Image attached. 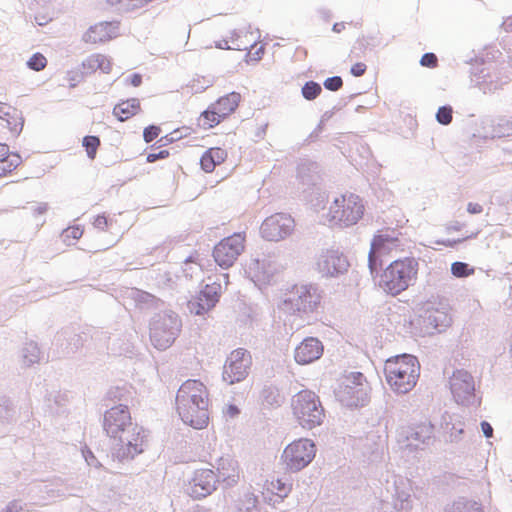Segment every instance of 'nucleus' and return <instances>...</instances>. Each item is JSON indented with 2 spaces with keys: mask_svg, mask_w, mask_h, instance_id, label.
Instances as JSON below:
<instances>
[{
  "mask_svg": "<svg viewBox=\"0 0 512 512\" xmlns=\"http://www.w3.org/2000/svg\"><path fill=\"white\" fill-rule=\"evenodd\" d=\"M238 413H239V410L235 405H229L225 410V414L228 415L229 417H234Z\"/></svg>",
  "mask_w": 512,
  "mask_h": 512,
  "instance_id": "51",
  "label": "nucleus"
},
{
  "mask_svg": "<svg viewBox=\"0 0 512 512\" xmlns=\"http://www.w3.org/2000/svg\"><path fill=\"white\" fill-rule=\"evenodd\" d=\"M446 318L444 312L435 308H425L415 315L410 320L412 333L416 335H424L432 333L433 330L438 329L440 322L442 323Z\"/></svg>",
  "mask_w": 512,
  "mask_h": 512,
  "instance_id": "14",
  "label": "nucleus"
},
{
  "mask_svg": "<svg viewBox=\"0 0 512 512\" xmlns=\"http://www.w3.org/2000/svg\"><path fill=\"white\" fill-rule=\"evenodd\" d=\"M294 219L285 213H275L267 217L260 227L261 236L268 241H280L292 234Z\"/></svg>",
  "mask_w": 512,
  "mask_h": 512,
  "instance_id": "11",
  "label": "nucleus"
},
{
  "mask_svg": "<svg viewBox=\"0 0 512 512\" xmlns=\"http://www.w3.org/2000/svg\"><path fill=\"white\" fill-rule=\"evenodd\" d=\"M27 65L34 71H41L46 67L47 59L43 54L35 53L29 58Z\"/></svg>",
  "mask_w": 512,
  "mask_h": 512,
  "instance_id": "35",
  "label": "nucleus"
},
{
  "mask_svg": "<svg viewBox=\"0 0 512 512\" xmlns=\"http://www.w3.org/2000/svg\"><path fill=\"white\" fill-rule=\"evenodd\" d=\"M93 226L101 231H104L108 227V219L105 215H98L93 221Z\"/></svg>",
  "mask_w": 512,
  "mask_h": 512,
  "instance_id": "41",
  "label": "nucleus"
},
{
  "mask_svg": "<svg viewBox=\"0 0 512 512\" xmlns=\"http://www.w3.org/2000/svg\"><path fill=\"white\" fill-rule=\"evenodd\" d=\"M218 477L227 485L232 486L240 479V467L238 462L227 456L221 457L217 464Z\"/></svg>",
  "mask_w": 512,
  "mask_h": 512,
  "instance_id": "22",
  "label": "nucleus"
},
{
  "mask_svg": "<svg viewBox=\"0 0 512 512\" xmlns=\"http://www.w3.org/2000/svg\"><path fill=\"white\" fill-rule=\"evenodd\" d=\"M109 395H110V398H111V399H116V398H120V397H121V396H117V395H116V393H115L114 391H111V392L109 393Z\"/></svg>",
  "mask_w": 512,
  "mask_h": 512,
  "instance_id": "54",
  "label": "nucleus"
},
{
  "mask_svg": "<svg viewBox=\"0 0 512 512\" xmlns=\"http://www.w3.org/2000/svg\"><path fill=\"white\" fill-rule=\"evenodd\" d=\"M463 433V428L460 427L459 429H457V434H454V433H451L450 434V440H455L458 438V436H460L461 434Z\"/></svg>",
  "mask_w": 512,
  "mask_h": 512,
  "instance_id": "53",
  "label": "nucleus"
},
{
  "mask_svg": "<svg viewBox=\"0 0 512 512\" xmlns=\"http://www.w3.org/2000/svg\"><path fill=\"white\" fill-rule=\"evenodd\" d=\"M1 119L6 122L7 128L13 136L17 135L23 128V119L15 108H13V113L4 115V118Z\"/></svg>",
  "mask_w": 512,
  "mask_h": 512,
  "instance_id": "29",
  "label": "nucleus"
},
{
  "mask_svg": "<svg viewBox=\"0 0 512 512\" xmlns=\"http://www.w3.org/2000/svg\"><path fill=\"white\" fill-rule=\"evenodd\" d=\"M241 101V95L237 92H231L223 97H220L213 104V109L217 110L220 115L225 119L235 112Z\"/></svg>",
  "mask_w": 512,
  "mask_h": 512,
  "instance_id": "26",
  "label": "nucleus"
},
{
  "mask_svg": "<svg viewBox=\"0 0 512 512\" xmlns=\"http://www.w3.org/2000/svg\"><path fill=\"white\" fill-rule=\"evenodd\" d=\"M22 163L18 154H11L8 157L0 158V178L9 176Z\"/></svg>",
  "mask_w": 512,
  "mask_h": 512,
  "instance_id": "28",
  "label": "nucleus"
},
{
  "mask_svg": "<svg viewBox=\"0 0 512 512\" xmlns=\"http://www.w3.org/2000/svg\"><path fill=\"white\" fill-rule=\"evenodd\" d=\"M246 235L243 232L234 233L223 238L213 249V258L222 269L234 265L245 249Z\"/></svg>",
  "mask_w": 512,
  "mask_h": 512,
  "instance_id": "6",
  "label": "nucleus"
},
{
  "mask_svg": "<svg viewBox=\"0 0 512 512\" xmlns=\"http://www.w3.org/2000/svg\"><path fill=\"white\" fill-rule=\"evenodd\" d=\"M293 416L305 429H313L322 424L325 413L319 397L310 390H302L291 400Z\"/></svg>",
  "mask_w": 512,
  "mask_h": 512,
  "instance_id": "5",
  "label": "nucleus"
},
{
  "mask_svg": "<svg viewBox=\"0 0 512 512\" xmlns=\"http://www.w3.org/2000/svg\"><path fill=\"white\" fill-rule=\"evenodd\" d=\"M81 68L85 75H91L98 71L109 74L112 70V61L104 54L94 53L83 60Z\"/></svg>",
  "mask_w": 512,
  "mask_h": 512,
  "instance_id": "23",
  "label": "nucleus"
},
{
  "mask_svg": "<svg viewBox=\"0 0 512 512\" xmlns=\"http://www.w3.org/2000/svg\"><path fill=\"white\" fill-rule=\"evenodd\" d=\"M454 512H481L479 508L474 507L473 505H463L457 506Z\"/></svg>",
  "mask_w": 512,
  "mask_h": 512,
  "instance_id": "46",
  "label": "nucleus"
},
{
  "mask_svg": "<svg viewBox=\"0 0 512 512\" xmlns=\"http://www.w3.org/2000/svg\"><path fill=\"white\" fill-rule=\"evenodd\" d=\"M399 248V234L394 230L385 229L375 234L368 254V267L371 274L377 271L380 257L389 255L392 251H398Z\"/></svg>",
  "mask_w": 512,
  "mask_h": 512,
  "instance_id": "7",
  "label": "nucleus"
},
{
  "mask_svg": "<svg viewBox=\"0 0 512 512\" xmlns=\"http://www.w3.org/2000/svg\"><path fill=\"white\" fill-rule=\"evenodd\" d=\"M367 66L362 62H357L351 67V73L356 76L360 77L366 72Z\"/></svg>",
  "mask_w": 512,
  "mask_h": 512,
  "instance_id": "43",
  "label": "nucleus"
},
{
  "mask_svg": "<svg viewBox=\"0 0 512 512\" xmlns=\"http://www.w3.org/2000/svg\"><path fill=\"white\" fill-rule=\"evenodd\" d=\"M250 365L251 356L246 350L242 348L233 350L223 367V381L229 385L243 381L248 375Z\"/></svg>",
  "mask_w": 512,
  "mask_h": 512,
  "instance_id": "10",
  "label": "nucleus"
},
{
  "mask_svg": "<svg viewBox=\"0 0 512 512\" xmlns=\"http://www.w3.org/2000/svg\"><path fill=\"white\" fill-rule=\"evenodd\" d=\"M13 113V107L8 104L0 102V119L4 118V115H8L9 113Z\"/></svg>",
  "mask_w": 512,
  "mask_h": 512,
  "instance_id": "48",
  "label": "nucleus"
},
{
  "mask_svg": "<svg viewBox=\"0 0 512 512\" xmlns=\"http://www.w3.org/2000/svg\"><path fill=\"white\" fill-rule=\"evenodd\" d=\"M209 393L199 380L189 379L178 389L176 407L181 419L191 427L202 429L209 421Z\"/></svg>",
  "mask_w": 512,
  "mask_h": 512,
  "instance_id": "1",
  "label": "nucleus"
},
{
  "mask_svg": "<svg viewBox=\"0 0 512 512\" xmlns=\"http://www.w3.org/2000/svg\"><path fill=\"white\" fill-rule=\"evenodd\" d=\"M177 320L172 317H160L154 320L150 327V337L154 346L158 349L169 347L175 338Z\"/></svg>",
  "mask_w": 512,
  "mask_h": 512,
  "instance_id": "15",
  "label": "nucleus"
},
{
  "mask_svg": "<svg viewBox=\"0 0 512 512\" xmlns=\"http://www.w3.org/2000/svg\"><path fill=\"white\" fill-rule=\"evenodd\" d=\"M216 488V475L211 469L197 470L189 482L188 493L195 499L210 495Z\"/></svg>",
  "mask_w": 512,
  "mask_h": 512,
  "instance_id": "16",
  "label": "nucleus"
},
{
  "mask_svg": "<svg viewBox=\"0 0 512 512\" xmlns=\"http://www.w3.org/2000/svg\"><path fill=\"white\" fill-rule=\"evenodd\" d=\"M349 262L346 257L336 251L328 250L323 253L317 262L319 273L326 277H333L347 271Z\"/></svg>",
  "mask_w": 512,
  "mask_h": 512,
  "instance_id": "17",
  "label": "nucleus"
},
{
  "mask_svg": "<svg viewBox=\"0 0 512 512\" xmlns=\"http://www.w3.org/2000/svg\"><path fill=\"white\" fill-rule=\"evenodd\" d=\"M451 272L455 277H468L475 273V269L464 262H454L451 265Z\"/></svg>",
  "mask_w": 512,
  "mask_h": 512,
  "instance_id": "31",
  "label": "nucleus"
},
{
  "mask_svg": "<svg viewBox=\"0 0 512 512\" xmlns=\"http://www.w3.org/2000/svg\"><path fill=\"white\" fill-rule=\"evenodd\" d=\"M161 133L160 127L156 125H150L143 131V138L146 143H150L155 140Z\"/></svg>",
  "mask_w": 512,
  "mask_h": 512,
  "instance_id": "37",
  "label": "nucleus"
},
{
  "mask_svg": "<svg viewBox=\"0 0 512 512\" xmlns=\"http://www.w3.org/2000/svg\"><path fill=\"white\" fill-rule=\"evenodd\" d=\"M223 120L224 118L217 110L213 109V104H211L208 109L200 114L199 124L204 129H211L220 124Z\"/></svg>",
  "mask_w": 512,
  "mask_h": 512,
  "instance_id": "27",
  "label": "nucleus"
},
{
  "mask_svg": "<svg viewBox=\"0 0 512 512\" xmlns=\"http://www.w3.org/2000/svg\"><path fill=\"white\" fill-rule=\"evenodd\" d=\"M294 311L303 315H309L318 310L321 304V294L312 285H294L285 300Z\"/></svg>",
  "mask_w": 512,
  "mask_h": 512,
  "instance_id": "8",
  "label": "nucleus"
},
{
  "mask_svg": "<svg viewBox=\"0 0 512 512\" xmlns=\"http://www.w3.org/2000/svg\"><path fill=\"white\" fill-rule=\"evenodd\" d=\"M437 121L443 125H448L452 121V109L451 107H440L436 114Z\"/></svg>",
  "mask_w": 512,
  "mask_h": 512,
  "instance_id": "36",
  "label": "nucleus"
},
{
  "mask_svg": "<svg viewBox=\"0 0 512 512\" xmlns=\"http://www.w3.org/2000/svg\"><path fill=\"white\" fill-rule=\"evenodd\" d=\"M119 441L117 450L118 456L121 458H133L143 452L146 444V435L143 428L136 424H132L127 431L115 438Z\"/></svg>",
  "mask_w": 512,
  "mask_h": 512,
  "instance_id": "12",
  "label": "nucleus"
},
{
  "mask_svg": "<svg viewBox=\"0 0 512 512\" xmlns=\"http://www.w3.org/2000/svg\"><path fill=\"white\" fill-rule=\"evenodd\" d=\"M342 85L343 81L339 76L330 77L324 81V87L330 91H337Z\"/></svg>",
  "mask_w": 512,
  "mask_h": 512,
  "instance_id": "38",
  "label": "nucleus"
},
{
  "mask_svg": "<svg viewBox=\"0 0 512 512\" xmlns=\"http://www.w3.org/2000/svg\"><path fill=\"white\" fill-rule=\"evenodd\" d=\"M324 351L323 344L315 337H307L299 343L294 351V359L300 365H307L318 360Z\"/></svg>",
  "mask_w": 512,
  "mask_h": 512,
  "instance_id": "19",
  "label": "nucleus"
},
{
  "mask_svg": "<svg viewBox=\"0 0 512 512\" xmlns=\"http://www.w3.org/2000/svg\"><path fill=\"white\" fill-rule=\"evenodd\" d=\"M321 91L322 88L318 83L314 81H309L306 82L305 85L303 86L302 95L307 100H314L320 95Z\"/></svg>",
  "mask_w": 512,
  "mask_h": 512,
  "instance_id": "32",
  "label": "nucleus"
},
{
  "mask_svg": "<svg viewBox=\"0 0 512 512\" xmlns=\"http://www.w3.org/2000/svg\"><path fill=\"white\" fill-rule=\"evenodd\" d=\"M450 387L455 398L464 400L473 393L474 381L468 372L457 370L450 379Z\"/></svg>",
  "mask_w": 512,
  "mask_h": 512,
  "instance_id": "21",
  "label": "nucleus"
},
{
  "mask_svg": "<svg viewBox=\"0 0 512 512\" xmlns=\"http://www.w3.org/2000/svg\"><path fill=\"white\" fill-rule=\"evenodd\" d=\"M220 285L207 284L199 292L197 297L189 301L188 306L191 312L201 315L212 309L220 298Z\"/></svg>",
  "mask_w": 512,
  "mask_h": 512,
  "instance_id": "18",
  "label": "nucleus"
},
{
  "mask_svg": "<svg viewBox=\"0 0 512 512\" xmlns=\"http://www.w3.org/2000/svg\"><path fill=\"white\" fill-rule=\"evenodd\" d=\"M226 158V150L213 147L204 152L200 159V165L206 173H211L215 170L216 166L222 164Z\"/></svg>",
  "mask_w": 512,
  "mask_h": 512,
  "instance_id": "25",
  "label": "nucleus"
},
{
  "mask_svg": "<svg viewBox=\"0 0 512 512\" xmlns=\"http://www.w3.org/2000/svg\"><path fill=\"white\" fill-rule=\"evenodd\" d=\"M170 155L168 150H161L158 153H150L147 155V162L153 163L159 159H165Z\"/></svg>",
  "mask_w": 512,
  "mask_h": 512,
  "instance_id": "42",
  "label": "nucleus"
},
{
  "mask_svg": "<svg viewBox=\"0 0 512 512\" xmlns=\"http://www.w3.org/2000/svg\"><path fill=\"white\" fill-rule=\"evenodd\" d=\"M481 428H482V431H483L484 435L487 438L492 437V435H493V428H492V426L488 422L483 421L481 423Z\"/></svg>",
  "mask_w": 512,
  "mask_h": 512,
  "instance_id": "47",
  "label": "nucleus"
},
{
  "mask_svg": "<svg viewBox=\"0 0 512 512\" xmlns=\"http://www.w3.org/2000/svg\"><path fill=\"white\" fill-rule=\"evenodd\" d=\"M420 64L425 67L435 68L438 64V59L434 53H426L421 57Z\"/></svg>",
  "mask_w": 512,
  "mask_h": 512,
  "instance_id": "40",
  "label": "nucleus"
},
{
  "mask_svg": "<svg viewBox=\"0 0 512 512\" xmlns=\"http://www.w3.org/2000/svg\"><path fill=\"white\" fill-rule=\"evenodd\" d=\"M129 83L134 87L140 86L142 83V76L138 73L133 74L129 79Z\"/></svg>",
  "mask_w": 512,
  "mask_h": 512,
  "instance_id": "49",
  "label": "nucleus"
},
{
  "mask_svg": "<svg viewBox=\"0 0 512 512\" xmlns=\"http://www.w3.org/2000/svg\"><path fill=\"white\" fill-rule=\"evenodd\" d=\"M141 111V103L138 98L122 100L113 108V115L121 122L129 120Z\"/></svg>",
  "mask_w": 512,
  "mask_h": 512,
  "instance_id": "24",
  "label": "nucleus"
},
{
  "mask_svg": "<svg viewBox=\"0 0 512 512\" xmlns=\"http://www.w3.org/2000/svg\"><path fill=\"white\" fill-rule=\"evenodd\" d=\"M365 214L363 199L346 192L336 196L323 214V223L331 228H348L356 225Z\"/></svg>",
  "mask_w": 512,
  "mask_h": 512,
  "instance_id": "3",
  "label": "nucleus"
},
{
  "mask_svg": "<svg viewBox=\"0 0 512 512\" xmlns=\"http://www.w3.org/2000/svg\"><path fill=\"white\" fill-rule=\"evenodd\" d=\"M467 211L470 214H480V213H482L483 208H482V206L479 203H472V202H470L467 205Z\"/></svg>",
  "mask_w": 512,
  "mask_h": 512,
  "instance_id": "45",
  "label": "nucleus"
},
{
  "mask_svg": "<svg viewBox=\"0 0 512 512\" xmlns=\"http://www.w3.org/2000/svg\"><path fill=\"white\" fill-rule=\"evenodd\" d=\"M83 146L86 149L88 157L94 159L97 149L100 146V139L97 136H85L83 138Z\"/></svg>",
  "mask_w": 512,
  "mask_h": 512,
  "instance_id": "33",
  "label": "nucleus"
},
{
  "mask_svg": "<svg viewBox=\"0 0 512 512\" xmlns=\"http://www.w3.org/2000/svg\"><path fill=\"white\" fill-rule=\"evenodd\" d=\"M266 489L280 498H283L290 492L291 485L281 479H272L266 482Z\"/></svg>",
  "mask_w": 512,
  "mask_h": 512,
  "instance_id": "30",
  "label": "nucleus"
},
{
  "mask_svg": "<svg viewBox=\"0 0 512 512\" xmlns=\"http://www.w3.org/2000/svg\"><path fill=\"white\" fill-rule=\"evenodd\" d=\"M119 35L118 22H99L91 26L83 35L85 43L100 44L110 41Z\"/></svg>",
  "mask_w": 512,
  "mask_h": 512,
  "instance_id": "20",
  "label": "nucleus"
},
{
  "mask_svg": "<svg viewBox=\"0 0 512 512\" xmlns=\"http://www.w3.org/2000/svg\"><path fill=\"white\" fill-rule=\"evenodd\" d=\"M419 265L412 257L392 261L380 274L378 285L388 295L397 296L417 279Z\"/></svg>",
  "mask_w": 512,
  "mask_h": 512,
  "instance_id": "4",
  "label": "nucleus"
},
{
  "mask_svg": "<svg viewBox=\"0 0 512 512\" xmlns=\"http://www.w3.org/2000/svg\"><path fill=\"white\" fill-rule=\"evenodd\" d=\"M132 424L131 414L127 406H114L104 414V430L113 439L126 432Z\"/></svg>",
  "mask_w": 512,
  "mask_h": 512,
  "instance_id": "13",
  "label": "nucleus"
},
{
  "mask_svg": "<svg viewBox=\"0 0 512 512\" xmlns=\"http://www.w3.org/2000/svg\"><path fill=\"white\" fill-rule=\"evenodd\" d=\"M432 434L433 426L430 423H423L416 427L413 438L415 440L425 442L427 439L431 438Z\"/></svg>",
  "mask_w": 512,
  "mask_h": 512,
  "instance_id": "34",
  "label": "nucleus"
},
{
  "mask_svg": "<svg viewBox=\"0 0 512 512\" xmlns=\"http://www.w3.org/2000/svg\"><path fill=\"white\" fill-rule=\"evenodd\" d=\"M64 237L67 239L78 240L83 235V228L80 226H71L64 230Z\"/></svg>",
  "mask_w": 512,
  "mask_h": 512,
  "instance_id": "39",
  "label": "nucleus"
},
{
  "mask_svg": "<svg viewBox=\"0 0 512 512\" xmlns=\"http://www.w3.org/2000/svg\"><path fill=\"white\" fill-rule=\"evenodd\" d=\"M12 153L9 152V146L7 144L1 143L0 144V158H5L11 155Z\"/></svg>",
  "mask_w": 512,
  "mask_h": 512,
  "instance_id": "50",
  "label": "nucleus"
},
{
  "mask_svg": "<svg viewBox=\"0 0 512 512\" xmlns=\"http://www.w3.org/2000/svg\"><path fill=\"white\" fill-rule=\"evenodd\" d=\"M465 239V237H462V238H458V239H453V240H450V239H447V240H443L441 241L442 244L446 245V246H454L455 244L463 241Z\"/></svg>",
  "mask_w": 512,
  "mask_h": 512,
  "instance_id": "52",
  "label": "nucleus"
},
{
  "mask_svg": "<svg viewBox=\"0 0 512 512\" xmlns=\"http://www.w3.org/2000/svg\"><path fill=\"white\" fill-rule=\"evenodd\" d=\"M384 375L391 390L399 394H406L416 386L419 379V361L410 354L390 357L385 361Z\"/></svg>",
  "mask_w": 512,
  "mask_h": 512,
  "instance_id": "2",
  "label": "nucleus"
},
{
  "mask_svg": "<svg viewBox=\"0 0 512 512\" xmlns=\"http://www.w3.org/2000/svg\"><path fill=\"white\" fill-rule=\"evenodd\" d=\"M315 456V445L308 439L290 443L283 451L282 460L286 467L298 471L306 467Z\"/></svg>",
  "mask_w": 512,
  "mask_h": 512,
  "instance_id": "9",
  "label": "nucleus"
},
{
  "mask_svg": "<svg viewBox=\"0 0 512 512\" xmlns=\"http://www.w3.org/2000/svg\"><path fill=\"white\" fill-rule=\"evenodd\" d=\"M349 379L355 385H363V383L366 381L364 375L360 372L352 373Z\"/></svg>",
  "mask_w": 512,
  "mask_h": 512,
  "instance_id": "44",
  "label": "nucleus"
}]
</instances>
